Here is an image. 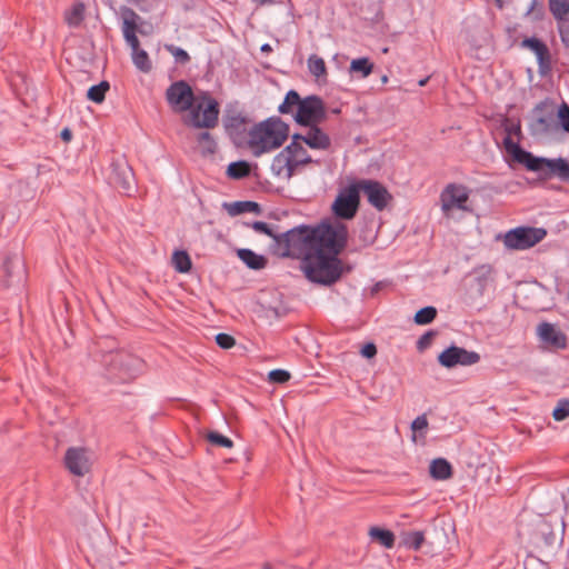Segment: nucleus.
<instances>
[{"label":"nucleus","mask_w":569,"mask_h":569,"mask_svg":"<svg viewBox=\"0 0 569 569\" xmlns=\"http://www.w3.org/2000/svg\"><path fill=\"white\" fill-rule=\"evenodd\" d=\"M256 232L266 234L273 239L276 253L282 258L300 260V269L310 279L316 272L322 269L320 248L330 247L331 233L325 224H300L282 233H274L272 228L264 221L246 223Z\"/></svg>","instance_id":"nucleus-1"},{"label":"nucleus","mask_w":569,"mask_h":569,"mask_svg":"<svg viewBox=\"0 0 569 569\" xmlns=\"http://www.w3.org/2000/svg\"><path fill=\"white\" fill-rule=\"evenodd\" d=\"M166 99L174 111L190 110L192 127L212 129L218 126L220 106L208 91H200L196 96L188 82L179 80L169 86Z\"/></svg>","instance_id":"nucleus-2"},{"label":"nucleus","mask_w":569,"mask_h":569,"mask_svg":"<svg viewBox=\"0 0 569 569\" xmlns=\"http://www.w3.org/2000/svg\"><path fill=\"white\" fill-rule=\"evenodd\" d=\"M318 224H325L329 228L331 244L330 247L321 246L320 248L319 254L323 261V267L316 272V277L310 279L307 274L303 276L312 283L331 287L340 281L345 273H349L352 270L351 266L343 263L339 258L347 247L349 232L347 226L339 220H322Z\"/></svg>","instance_id":"nucleus-3"},{"label":"nucleus","mask_w":569,"mask_h":569,"mask_svg":"<svg viewBox=\"0 0 569 569\" xmlns=\"http://www.w3.org/2000/svg\"><path fill=\"white\" fill-rule=\"evenodd\" d=\"M248 144L254 157L280 148L289 136V124L280 117H270L254 124L248 132Z\"/></svg>","instance_id":"nucleus-4"},{"label":"nucleus","mask_w":569,"mask_h":569,"mask_svg":"<svg viewBox=\"0 0 569 569\" xmlns=\"http://www.w3.org/2000/svg\"><path fill=\"white\" fill-rule=\"evenodd\" d=\"M101 363L110 382L128 383L137 378L143 361L126 350H110L102 355Z\"/></svg>","instance_id":"nucleus-5"},{"label":"nucleus","mask_w":569,"mask_h":569,"mask_svg":"<svg viewBox=\"0 0 569 569\" xmlns=\"http://www.w3.org/2000/svg\"><path fill=\"white\" fill-rule=\"evenodd\" d=\"M122 18V33L126 42L131 48L132 62L138 70L148 73L152 69V63L146 50L140 48V41L137 33L143 34L139 27L141 17L131 8L123 6L120 8Z\"/></svg>","instance_id":"nucleus-6"},{"label":"nucleus","mask_w":569,"mask_h":569,"mask_svg":"<svg viewBox=\"0 0 569 569\" xmlns=\"http://www.w3.org/2000/svg\"><path fill=\"white\" fill-rule=\"evenodd\" d=\"M502 143L512 161L522 164L528 171L539 172L545 178L557 176L560 157L556 159L537 157L523 149L519 142L513 141L510 137H505Z\"/></svg>","instance_id":"nucleus-7"},{"label":"nucleus","mask_w":569,"mask_h":569,"mask_svg":"<svg viewBox=\"0 0 569 569\" xmlns=\"http://www.w3.org/2000/svg\"><path fill=\"white\" fill-rule=\"evenodd\" d=\"M547 237L545 228L517 227L503 236V244L509 250H527L535 247Z\"/></svg>","instance_id":"nucleus-8"},{"label":"nucleus","mask_w":569,"mask_h":569,"mask_svg":"<svg viewBox=\"0 0 569 569\" xmlns=\"http://www.w3.org/2000/svg\"><path fill=\"white\" fill-rule=\"evenodd\" d=\"M327 119V108L321 97L310 94L301 100L299 109L293 114V120L302 127L320 124Z\"/></svg>","instance_id":"nucleus-9"},{"label":"nucleus","mask_w":569,"mask_h":569,"mask_svg":"<svg viewBox=\"0 0 569 569\" xmlns=\"http://www.w3.org/2000/svg\"><path fill=\"white\" fill-rule=\"evenodd\" d=\"M360 206V193L357 180L340 190L331 210L339 220H350L356 217Z\"/></svg>","instance_id":"nucleus-10"},{"label":"nucleus","mask_w":569,"mask_h":569,"mask_svg":"<svg viewBox=\"0 0 569 569\" xmlns=\"http://www.w3.org/2000/svg\"><path fill=\"white\" fill-rule=\"evenodd\" d=\"M27 280V268L18 252L7 253L0 267V283L3 288L21 287Z\"/></svg>","instance_id":"nucleus-11"},{"label":"nucleus","mask_w":569,"mask_h":569,"mask_svg":"<svg viewBox=\"0 0 569 569\" xmlns=\"http://www.w3.org/2000/svg\"><path fill=\"white\" fill-rule=\"evenodd\" d=\"M109 179L120 192L128 197L137 190L133 170L126 160H117L111 163Z\"/></svg>","instance_id":"nucleus-12"},{"label":"nucleus","mask_w":569,"mask_h":569,"mask_svg":"<svg viewBox=\"0 0 569 569\" xmlns=\"http://www.w3.org/2000/svg\"><path fill=\"white\" fill-rule=\"evenodd\" d=\"M440 366L451 369L457 366H472L480 361V355L476 351H469L462 347L451 345L438 355Z\"/></svg>","instance_id":"nucleus-13"},{"label":"nucleus","mask_w":569,"mask_h":569,"mask_svg":"<svg viewBox=\"0 0 569 569\" xmlns=\"http://www.w3.org/2000/svg\"><path fill=\"white\" fill-rule=\"evenodd\" d=\"M359 193L362 191L368 202L378 211L387 208L388 203L392 200L391 193L379 181L371 179L357 180Z\"/></svg>","instance_id":"nucleus-14"},{"label":"nucleus","mask_w":569,"mask_h":569,"mask_svg":"<svg viewBox=\"0 0 569 569\" xmlns=\"http://www.w3.org/2000/svg\"><path fill=\"white\" fill-rule=\"evenodd\" d=\"M532 112L535 113L532 129L543 134L551 132L557 116L553 100L546 98L533 108Z\"/></svg>","instance_id":"nucleus-15"},{"label":"nucleus","mask_w":569,"mask_h":569,"mask_svg":"<svg viewBox=\"0 0 569 569\" xmlns=\"http://www.w3.org/2000/svg\"><path fill=\"white\" fill-rule=\"evenodd\" d=\"M64 467L70 473L83 477L90 471V461L88 451L82 447H70L67 449L64 455Z\"/></svg>","instance_id":"nucleus-16"},{"label":"nucleus","mask_w":569,"mask_h":569,"mask_svg":"<svg viewBox=\"0 0 569 569\" xmlns=\"http://www.w3.org/2000/svg\"><path fill=\"white\" fill-rule=\"evenodd\" d=\"M521 47L529 49L537 57L539 73L547 74L551 70V53L548 46L537 37L525 38Z\"/></svg>","instance_id":"nucleus-17"},{"label":"nucleus","mask_w":569,"mask_h":569,"mask_svg":"<svg viewBox=\"0 0 569 569\" xmlns=\"http://www.w3.org/2000/svg\"><path fill=\"white\" fill-rule=\"evenodd\" d=\"M223 127L226 132L234 141L243 138L247 129L246 126L249 123V119L241 112L227 111L222 118Z\"/></svg>","instance_id":"nucleus-18"},{"label":"nucleus","mask_w":569,"mask_h":569,"mask_svg":"<svg viewBox=\"0 0 569 569\" xmlns=\"http://www.w3.org/2000/svg\"><path fill=\"white\" fill-rule=\"evenodd\" d=\"M537 333L540 340L556 349H565L567 347V337L552 323L541 322L537 328Z\"/></svg>","instance_id":"nucleus-19"},{"label":"nucleus","mask_w":569,"mask_h":569,"mask_svg":"<svg viewBox=\"0 0 569 569\" xmlns=\"http://www.w3.org/2000/svg\"><path fill=\"white\" fill-rule=\"evenodd\" d=\"M468 199L467 192H459V189L453 183H450L441 193L442 210L448 211L452 208L465 210Z\"/></svg>","instance_id":"nucleus-20"},{"label":"nucleus","mask_w":569,"mask_h":569,"mask_svg":"<svg viewBox=\"0 0 569 569\" xmlns=\"http://www.w3.org/2000/svg\"><path fill=\"white\" fill-rule=\"evenodd\" d=\"M305 143L315 150H328L331 147L330 137L319 127V124L308 126Z\"/></svg>","instance_id":"nucleus-21"},{"label":"nucleus","mask_w":569,"mask_h":569,"mask_svg":"<svg viewBox=\"0 0 569 569\" xmlns=\"http://www.w3.org/2000/svg\"><path fill=\"white\" fill-rule=\"evenodd\" d=\"M296 144H288L284 147L272 160L271 171L276 177L286 179L287 166L289 164L288 154L293 151H299Z\"/></svg>","instance_id":"nucleus-22"},{"label":"nucleus","mask_w":569,"mask_h":569,"mask_svg":"<svg viewBox=\"0 0 569 569\" xmlns=\"http://www.w3.org/2000/svg\"><path fill=\"white\" fill-rule=\"evenodd\" d=\"M237 256L249 269L252 270L264 269L268 264V259L264 256L258 254L248 248L238 249Z\"/></svg>","instance_id":"nucleus-23"},{"label":"nucleus","mask_w":569,"mask_h":569,"mask_svg":"<svg viewBox=\"0 0 569 569\" xmlns=\"http://www.w3.org/2000/svg\"><path fill=\"white\" fill-rule=\"evenodd\" d=\"M430 477L435 480H448L453 475L451 463L445 458H436L429 466Z\"/></svg>","instance_id":"nucleus-24"},{"label":"nucleus","mask_w":569,"mask_h":569,"mask_svg":"<svg viewBox=\"0 0 569 569\" xmlns=\"http://www.w3.org/2000/svg\"><path fill=\"white\" fill-rule=\"evenodd\" d=\"M223 208L231 217H236L246 212H253L257 214L261 212L260 204L256 201L250 200L224 202Z\"/></svg>","instance_id":"nucleus-25"},{"label":"nucleus","mask_w":569,"mask_h":569,"mask_svg":"<svg viewBox=\"0 0 569 569\" xmlns=\"http://www.w3.org/2000/svg\"><path fill=\"white\" fill-rule=\"evenodd\" d=\"M369 537L372 541L378 542L387 549L393 548L396 542L395 533L391 530L381 527H371L369 529Z\"/></svg>","instance_id":"nucleus-26"},{"label":"nucleus","mask_w":569,"mask_h":569,"mask_svg":"<svg viewBox=\"0 0 569 569\" xmlns=\"http://www.w3.org/2000/svg\"><path fill=\"white\" fill-rule=\"evenodd\" d=\"M252 164L246 160H238L229 163L227 176L232 180H241L251 174Z\"/></svg>","instance_id":"nucleus-27"},{"label":"nucleus","mask_w":569,"mask_h":569,"mask_svg":"<svg viewBox=\"0 0 569 569\" xmlns=\"http://www.w3.org/2000/svg\"><path fill=\"white\" fill-rule=\"evenodd\" d=\"M301 100H302V98L300 97V94L296 90L291 89L286 93L283 101L278 107V111L281 114H292L293 116L295 114L293 110L299 109V106L301 104Z\"/></svg>","instance_id":"nucleus-28"},{"label":"nucleus","mask_w":569,"mask_h":569,"mask_svg":"<svg viewBox=\"0 0 569 569\" xmlns=\"http://www.w3.org/2000/svg\"><path fill=\"white\" fill-rule=\"evenodd\" d=\"M197 142L203 157L212 156L217 152V141L209 131L200 132L197 137Z\"/></svg>","instance_id":"nucleus-29"},{"label":"nucleus","mask_w":569,"mask_h":569,"mask_svg":"<svg viewBox=\"0 0 569 569\" xmlns=\"http://www.w3.org/2000/svg\"><path fill=\"white\" fill-rule=\"evenodd\" d=\"M172 264L179 273H188L192 268V261L186 250H176L172 254Z\"/></svg>","instance_id":"nucleus-30"},{"label":"nucleus","mask_w":569,"mask_h":569,"mask_svg":"<svg viewBox=\"0 0 569 569\" xmlns=\"http://www.w3.org/2000/svg\"><path fill=\"white\" fill-rule=\"evenodd\" d=\"M373 63L369 58L362 57L353 59L350 62L349 71L351 73L360 74L361 78H367L373 70Z\"/></svg>","instance_id":"nucleus-31"},{"label":"nucleus","mask_w":569,"mask_h":569,"mask_svg":"<svg viewBox=\"0 0 569 569\" xmlns=\"http://www.w3.org/2000/svg\"><path fill=\"white\" fill-rule=\"evenodd\" d=\"M110 89V83L102 80L98 84L91 86L87 91V99L94 103H102L106 99V93Z\"/></svg>","instance_id":"nucleus-32"},{"label":"nucleus","mask_w":569,"mask_h":569,"mask_svg":"<svg viewBox=\"0 0 569 569\" xmlns=\"http://www.w3.org/2000/svg\"><path fill=\"white\" fill-rule=\"evenodd\" d=\"M84 4L77 2L72 6L70 11L66 12V22L70 27H79L84 19Z\"/></svg>","instance_id":"nucleus-33"},{"label":"nucleus","mask_w":569,"mask_h":569,"mask_svg":"<svg viewBox=\"0 0 569 569\" xmlns=\"http://www.w3.org/2000/svg\"><path fill=\"white\" fill-rule=\"evenodd\" d=\"M549 10L557 21L569 14V0H548Z\"/></svg>","instance_id":"nucleus-34"},{"label":"nucleus","mask_w":569,"mask_h":569,"mask_svg":"<svg viewBox=\"0 0 569 569\" xmlns=\"http://www.w3.org/2000/svg\"><path fill=\"white\" fill-rule=\"evenodd\" d=\"M438 311L433 306H427L419 309L413 321L416 325L426 326L431 323L437 318Z\"/></svg>","instance_id":"nucleus-35"},{"label":"nucleus","mask_w":569,"mask_h":569,"mask_svg":"<svg viewBox=\"0 0 569 569\" xmlns=\"http://www.w3.org/2000/svg\"><path fill=\"white\" fill-rule=\"evenodd\" d=\"M402 542L407 548L418 551V550H420V548L422 547V543L425 542V532L423 531L406 532L402 536Z\"/></svg>","instance_id":"nucleus-36"},{"label":"nucleus","mask_w":569,"mask_h":569,"mask_svg":"<svg viewBox=\"0 0 569 569\" xmlns=\"http://www.w3.org/2000/svg\"><path fill=\"white\" fill-rule=\"evenodd\" d=\"M308 67H309L310 72L317 78H320V77L327 74V67H326L325 60L316 54H312L308 59Z\"/></svg>","instance_id":"nucleus-37"},{"label":"nucleus","mask_w":569,"mask_h":569,"mask_svg":"<svg viewBox=\"0 0 569 569\" xmlns=\"http://www.w3.org/2000/svg\"><path fill=\"white\" fill-rule=\"evenodd\" d=\"M206 438L211 445L217 446V447H223V448H232L233 447V441L229 437L223 436L222 433H220L218 431L208 432Z\"/></svg>","instance_id":"nucleus-38"},{"label":"nucleus","mask_w":569,"mask_h":569,"mask_svg":"<svg viewBox=\"0 0 569 569\" xmlns=\"http://www.w3.org/2000/svg\"><path fill=\"white\" fill-rule=\"evenodd\" d=\"M288 158H289V164L287 166V174H286L287 180L291 179L295 176L296 170L300 166H306V164L313 162L312 158L296 159L291 154H288Z\"/></svg>","instance_id":"nucleus-39"},{"label":"nucleus","mask_w":569,"mask_h":569,"mask_svg":"<svg viewBox=\"0 0 569 569\" xmlns=\"http://www.w3.org/2000/svg\"><path fill=\"white\" fill-rule=\"evenodd\" d=\"M164 49L171 53L174 58V60L180 64H187L190 61L189 53L174 44H164Z\"/></svg>","instance_id":"nucleus-40"},{"label":"nucleus","mask_w":569,"mask_h":569,"mask_svg":"<svg viewBox=\"0 0 569 569\" xmlns=\"http://www.w3.org/2000/svg\"><path fill=\"white\" fill-rule=\"evenodd\" d=\"M557 119L560 128L569 133V106L566 102L558 107Z\"/></svg>","instance_id":"nucleus-41"},{"label":"nucleus","mask_w":569,"mask_h":569,"mask_svg":"<svg viewBox=\"0 0 569 569\" xmlns=\"http://www.w3.org/2000/svg\"><path fill=\"white\" fill-rule=\"evenodd\" d=\"M556 421H562L569 417V400L560 399L552 411Z\"/></svg>","instance_id":"nucleus-42"},{"label":"nucleus","mask_w":569,"mask_h":569,"mask_svg":"<svg viewBox=\"0 0 569 569\" xmlns=\"http://www.w3.org/2000/svg\"><path fill=\"white\" fill-rule=\"evenodd\" d=\"M291 375L284 369H273L268 373V379L271 383L282 385L290 380Z\"/></svg>","instance_id":"nucleus-43"},{"label":"nucleus","mask_w":569,"mask_h":569,"mask_svg":"<svg viewBox=\"0 0 569 569\" xmlns=\"http://www.w3.org/2000/svg\"><path fill=\"white\" fill-rule=\"evenodd\" d=\"M437 335H438V332L436 330H428L422 336H420V338L418 339L417 345H416L417 350L419 352H422L426 349H428L431 346L432 340L435 339V337Z\"/></svg>","instance_id":"nucleus-44"},{"label":"nucleus","mask_w":569,"mask_h":569,"mask_svg":"<svg viewBox=\"0 0 569 569\" xmlns=\"http://www.w3.org/2000/svg\"><path fill=\"white\" fill-rule=\"evenodd\" d=\"M557 22L560 40L563 47L569 49V19L565 17L563 20Z\"/></svg>","instance_id":"nucleus-45"},{"label":"nucleus","mask_w":569,"mask_h":569,"mask_svg":"<svg viewBox=\"0 0 569 569\" xmlns=\"http://www.w3.org/2000/svg\"><path fill=\"white\" fill-rule=\"evenodd\" d=\"M214 340H216V343L221 349H226V350L232 348L236 345V339L231 335L224 333V332L218 333L216 336Z\"/></svg>","instance_id":"nucleus-46"},{"label":"nucleus","mask_w":569,"mask_h":569,"mask_svg":"<svg viewBox=\"0 0 569 569\" xmlns=\"http://www.w3.org/2000/svg\"><path fill=\"white\" fill-rule=\"evenodd\" d=\"M428 428V420L426 415L418 416L412 422H411V430L413 432L412 439L416 440V432H426Z\"/></svg>","instance_id":"nucleus-47"},{"label":"nucleus","mask_w":569,"mask_h":569,"mask_svg":"<svg viewBox=\"0 0 569 569\" xmlns=\"http://www.w3.org/2000/svg\"><path fill=\"white\" fill-rule=\"evenodd\" d=\"M545 10L542 4L538 0H531L530 7L526 12V16H532L535 20H541L543 18Z\"/></svg>","instance_id":"nucleus-48"},{"label":"nucleus","mask_w":569,"mask_h":569,"mask_svg":"<svg viewBox=\"0 0 569 569\" xmlns=\"http://www.w3.org/2000/svg\"><path fill=\"white\" fill-rule=\"evenodd\" d=\"M556 177L561 181L569 182V161L566 158L560 157Z\"/></svg>","instance_id":"nucleus-49"},{"label":"nucleus","mask_w":569,"mask_h":569,"mask_svg":"<svg viewBox=\"0 0 569 569\" xmlns=\"http://www.w3.org/2000/svg\"><path fill=\"white\" fill-rule=\"evenodd\" d=\"M360 355L366 359H371L377 355V346L373 342L365 343L360 349Z\"/></svg>","instance_id":"nucleus-50"},{"label":"nucleus","mask_w":569,"mask_h":569,"mask_svg":"<svg viewBox=\"0 0 569 569\" xmlns=\"http://www.w3.org/2000/svg\"><path fill=\"white\" fill-rule=\"evenodd\" d=\"M292 141L289 144H296L298 149H300L298 152H302L303 146L301 144V141L305 142L306 134L301 133H295L291 137Z\"/></svg>","instance_id":"nucleus-51"},{"label":"nucleus","mask_w":569,"mask_h":569,"mask_svg":"<svg viewBox=\"0 0 569 569\" xmlns=\"http://www.w3.org/2000/svg\"><path fill=\"white\" fill-rule=\"evenodd\" d=\"M475 280L477 282L479 293L482 295L485 291V288L487 286V280H488L487 277L485 274H481V276L476 277Z\"/></svg>","instance_id":"nucleus-52"},{"label":"nucleus","mask_w":569,"mask_h":569,"mask_svg":"<svg viewBox=\"0 0 569 569\" xmlns=\"http://www.w3.org/2000/svg\"><path fill=\"white\" fill-rule=\"evenodd\" d=\"M506 131H507V136L506 137H510L511 138V134H520L521 133V128H520V124H511L509 127H506Z\"/></svg>","instance_id":"nucleus-53"},{"label":"nucleus","mask_w":569,"mask_h":569,"mask_svg":"<svg viewBox=\"0 0 569 569\" xmlns=\"http://www.w3.org/2000/svg\"><path fill=\"white\" fill-rule=\"evenodd\" d=\"M60 138L64 142H70L72 139V131L69 128H63L60 132Z\"/></svg>","instance_id":"nucleus-54"},{"label":"nucleus","mask_w":569,"mask_h":569,"mask_svg":"<svg viewBox=\"0 0 569 569\" xmlns=\"http://www.w3.org/2000/svg\"><path fill=\"white\" fill-rule=\"evenodd\" d=\"M293 158L296 159H301V158H311L307 150L303 148L302 152H296L293 151L292 153H290Z\"/></svg>","instance_id":"nucleus-55"},{"label":"nucleus","mask_w":569,"mask_h":569,"mask_svg":"<svg viewBox=\"0 0 569 569\" xmlns=\"http://www.w3.org/2000/svg\"><path fill=\"white\" fill-rule=\"evenodd\" d=\"M251 1L260 7L267 6V4H272L276 2L274 0H251Z\"/></svg>","instance_id":"nucleus-56"},{"label":"nucleus","mask_w":569,"mask_h":569,"mask_svg":"<svg viewBox=\"0 0 569 569\" xmlns=\"http://www.w3.org/2000/svg\"><path fill=\"white\" fill-rule=\"evenodd\" d=\"M430 78H431V77H430V76H428V77H426V78H423V79H420V80L418 81V86H420V87H425V86L428 83V81L430 80Z\"/></svg>","instance_id":"nucleus-57"},{"label":"nucleus","mask_w":569,"mask_h":569,"mask_svg":"<svg viewBox=\"0 0 569 569\" xmlns=\"http://www.w3.org/2000/svg\"><path fill=\"white\" fill-rule=\"evenodd\" d=\"M271 50H272V49H271V46H270V44H268V43H264V44H262V47H261V51H263V52H269V51H271Z\"/></svg>","instance_id":"nucleus-58"},{"label":"nucleus","mask_w":569,"mask_h":569,"mask_svg":"<svg viewBox=\"0 0 569 569\" xmlns=\"http://www.w3.org/2000/svg\"><path fill=\"white\" fill-rule=\"evenodd\" d=\"M262 569H272L271 565L269 562H266L262 567Z\"/></svg>","instance_id":"nucleus-59"},{"label":"nucleus","mask_w":569,"mask_h":569,"mask_svg":"<svg viewBox=\"0 0 569 569\" xmlns=\"http://www.w3.org/2000/svg\"><path fill=\"white\" fill-rule=\"evenodd\" d=\"M497 4L501 8L502 7V0H495Z\"/></svg>","instance_id":"nucleus-60"},{"label":"nucleus","mask_w":569,"mask_h":569,"mask_svg":"<svg viewBox=\"0 0 569 569\" xmlns=\"http://www.w3.org/2000/svg\"><path fill=\"white\" fill-rule=\"evenodd\" d=\"M566 509L569 511V502L566 505Z\"/></svg>","instance_id":"nucleus-61"}]
</instances>
